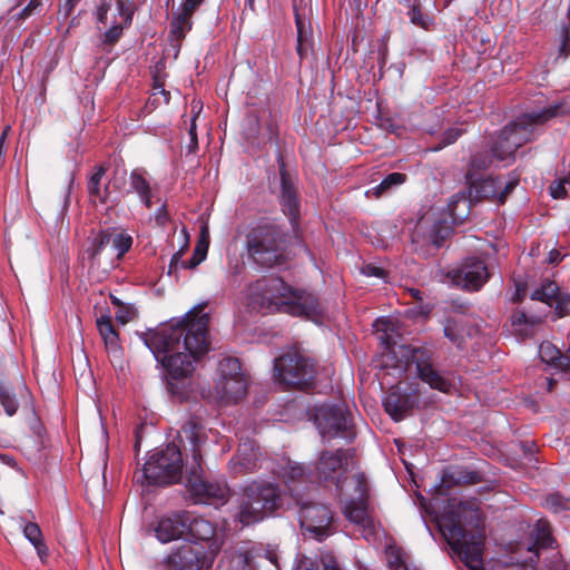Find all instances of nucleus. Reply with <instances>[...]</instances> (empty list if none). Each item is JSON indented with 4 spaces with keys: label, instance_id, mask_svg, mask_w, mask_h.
<instances>
[{
    "label": "nucleus",
    "instance_id": "4be33fe9",
    "mask_svg": "<svg viewBox=\"0 0 570 570\" xmlns=\"http://www.w3.org/2000/svg\"><path fill=\"white\" fill-rule=\"evenodd\" d=\"M262 453L253 440H246L238 446L237 454L229 461V471L234 475H244L261 468Z\"/></svg>",
    "mask_w": 570,
    "mask_h": 570
},
{
    "label": "nucleus",
    "instance_id": "3c124183",
    "mask_svg": "<svg viewBox=\"0 0 570 570\" xmlns=\"http://www.w3.org/2000/svg\"><path fill=\"white\" fill-rule=\"evenodd\" d=\"M566 184L563 178L553 181L549 188L551 197L554 199L564 198L567 195Z\"/></svg>",
    "mask_w": 570,
    "mask_h": 570
},
{
    "label": "nucleus",
    "instance_id": "e433bc0d",
    "mask_svg": "<svg viewBox=\"0 0 570 570\" xmlns=\"http://www.w3.org/2000/svg\"><path fill=\"white\" fill-rule=\"evenodd\" d=\"M533 546L529 547V551H532L533 547L537 548H551L553 538L551 534V528L548 521L538 520L532 533Z\"/></svg>",
    "mask_w": 570,
    "mask_h": 570
},
{
    "label": "nucleus",
    "instance_id": "7c9ffc66",
    "mask_svg": "<svg viewBox=\"0 0 570 570\" xmlns=\"http://www.w3.org/2000/svg\"><path fill=\"white\" fill-rule=\"evenodd\" d=\"M541 361L557 370L566 371L569 367L568 356L550 342H543L539 346Z\"/></svg>",
    "mask_w": 570,
    "mask_h": 570
},
{
    "label": "nucleus",
    "instance_id": "72a5a7b5",
    "mask_svg": "<svg viewBox=\"0 0 570 570\" xmlns=\"http://www.w3.org/2000/svg\"><path fill=\"white\" fill-rule=\"evenodd\" d=\"M97 327L106 347L110 351H117L119 348L118 333L112 325L111 317L109 315L100 316L97 320Z\"/></svg>",
    "mask_w": 570,
    "mask_h": 570
},
{
    "label": "nucleus",
    "instance_id": "864d4df0",
    "mask_svg": "<svg viewBox=\"0 0 570 570\" xmlns=\"http://www.w3.org/2000/svg\"><path fill=\"white\" fill-rule=\"evenodd\" d=\"M444 335L446 338H449L453 344H455L458 347L462 346L463 338L460 334H458L455 326L451 323H448L444 326Z\"/></svg>",
    "mask_w": 570,
    "mask_h": 570
},
{
    "label": "nucleus",
    "instance_id": "58836bf2",
    "mask_svg": "<svg viewBox=\"0 0 570 570\" xmlns=\"http://www.w3.org/2000/svg\"><path fill=\"white\" fill-rule=\"evenodd\" d=\"M448 210L453 222H462L469 213L468 198L460 193L453 195L448 204Z\"/></svg>",
    "mask_w": 570,
    "mask_h": 570
},
{
    "label": "nucleus",
    "instance_id": "8fccbe9b",
    "mask_svg": "<svg viewBox=\"0 0 570 570\" xmlns=\"http://www.w3.org/2000/svg\"><path fill=\"white\" fill-rule=\"evenodd\" d=\"M136 316V308L132 305H120L116 313V320L121 324H127Z\"/></svg>",
    "mask_w": 570,
    "mask_h": 570
},
{
    "label": "nucleus",
    "instance_id": "7ed1b4c3",
    "mask_svg": "<svg viewBox=\"0 0 570 570\" xmlns=\"http://www.w3.org/2000/svg\"><path fill=\"white\" fill-rule=\"evenodd\" d=\"M472 513L475 518V531L472 533H466L462 529L461 519L454 512H446L440 515L438 518V527L452 551L468 569L482 570L485 533L481 525L480 513L478 510H473Z\"/></svg>",
    "mask_w": 570,
    "mask_h": 570
},
{
    "label": "nucleus",
    "instance_id": "a18cd8bd",
    "mask_svg": "<svg viewBox=\"0 0 570 570\" xmlns=\"http://www.w3.org/2000/svg\"><path fill=\"white\" fill-rule=\"evenodd\" d=\"M208 243L204 240H199L196 245L193 256L187 262H183L181 266L184 268L194 269L196 268L207 256Z\"/></svg>",
    "mask_w": 570,
    "mask_h": 570
},
{
    "label": "nucleus",
    "instance_id": "0eeeda50",
    "mask_svg": "<svg viewBox=\"0 0 570 570\" xmlns=\"http://www.w3.org/2000/svg\"><path fill=\"white\" fill-rule=\"evenodd\" d=\"M183 472L181 453L177 445L167 444L156 449L141 470V478L148 484L168 485L180 480Z\"/></svg>",
    "mask_w": 570,
    "mask_h": 570
},
{
    "label": "nucleus",
    "instance_id": "5701e85b",
    "mask_svg": "<svg viewBox=\"0 0 570 570\" xmlns=\"http://www.w3.org/2000/svg\"><path fill=\"white\" fill-rule=\"evenodd\" d=\"M188 512H173L159 518L155 527L156 538L161 543L179 539L187 529Z\"/></svg>",
    "mask_w": 570,
    "mask_h": 570
},
{
    "label": "nucleus",
    "instance_id": "0e129e2a",
    "mask_svg": "<svg viewBox=\"0 0 570 570\" xmlns=\"http://www.w3.org/2000/svg\"><path fill=\"white\" fill-rule=\"evenodd\" d=\"M296 570H318V566L311 559L301 560Z\"/></svg>",
    "mask_w": 570,
    "mask_h": 570
},
{
    "label": "nucleus",
    "instance_id": "f8f14e48",
    "mask_svg": "<svg viewBox=\"0 0 570 570\" xmlns=\"http://www.w3.org/2000/svg\"><path fill=\"white\" fill-rule=\"evenodd\" d=\"M227 570H281L277 549L242 542L229 553Z\"/></svg>",
    "mask_w": 570,
    "mask_h": 570
},
{
    "label": "nucleus",
    "instance_id": "f3484780",
    "mask_svg": "<svg viewBox=\"0 0 570 570\" xmlns=\"http://www.w3.org/2000/svg\"><path fill=\"white\" fill-rule=\"evenodd\" d=\"M213 553L197 542H187L167 557L166 561L171 570H202L213 563Z\"/></svg>",
    "mask_w": 570,
    "mask_h": 570
},
{
    "label": "nucleus",
    "instance_id": "423d86ee",
    "mask_svg": "<svg viewBox=\"0 0 570 570\" xmlns=\"http://www.w3.org/2000/svg\"><path fill=\"white\" fill-rule=\"evenodd\" d=\"M282 505L283 497L276 483L253 481L243 489L236 518L243 527H247L272 515Z\"/></svg>",
    "mask_w": 570,
    "mask_h": 570
},
{
    "label": "nucleus",
    "instance_id": "393cba45",
    "mask_svg": "<svg viewBox=\"0 0 570 570\" xmlns=\"http://www.w3.org/2000/svg\"><path fill=\"white\" fill-rule=\"evenodd\" d=\"M281 175V205L285 215H287L292 223L296 222L298 216V202L294 184L292 183L285 164L282 161L279 166Z\"/></svg>",
    "mask_w": 570,
    "mask_h": 570
},
{
    "label": "nucleus",
    "instance_id": "473e14b6",
    "mask_svg": "<svg viewBox=\"0 0 570 570\" xmlns=\"http://www.w3.org/2000/svg\"><path fill=\"white\" fill-rule=\"evenodd\" d=\"M387 564L392 570H419L410 561L409 554L401 548L389 546L385 550Z\"/></svg>",
    "mask_w": 570,
    "mask_h": 570
},
{
    "label": "nucleus",
    "instance_id": "ddd939ff",
    "mask_svg": "<svg viewBox=\"0 0 570 570\" xmlns=\"http://www.w3.org/2000/svg\"><path fill=\"white\" fill-rule=\"evenodd\" d=\"M355 465L352 450H323L314 462L313 476L325 485H336Z\"/></svg>",
    "mask_w": 570,
    "mask_h": 570
},
{
    "label": "nucleus",
    "instance_id": "79ce46f5",
    "mask_svg": "<svg viewBox=\"0 0 570 570\" xmlns=\"http://www.w3.org/2000/svg\"><path fill=\"white\" fill-rule=\"evenodd\" d=\"M542 505L554 513L569 511L570 510V499L561 495L560 493H551L546 497Z\"/></svg>",
    "mask_w": 570,
    "mask_h": 570
},
{
    "label": "nucleus",
    "instance_id": "9b49d317",
    "mask_svg": "<svg viewBox=\"0 0 570 570\" xmlns=\"http://www.w3.org/2000/svg\"><path fill=\"white\" fill-rule=\"evenodd\" d=\"M283 233L272 223L261 224L247 236V248L254 261L263 266L272 267L279 263Z\"/></svg>",
    "mask_w": 570,
    "mask_h": 570
},
{
    "label": "nucleus",
    "instance_id": "a211bd4d",
    "mask_svg": "<svg viewBox=\"0 0 570 570\" xmlns=\"http://www.w3.org/2000/svg\"><path fill=\"white\" fill-rule=\"evenodd\" d=\"M411 358L416 364L419 377L429 384L431 389L450 393L454 387L451 380L434 368L430 354L425 348H414Z\"/></svg>",
    "mask_w": 570,
    "mask_h": 570
},
{
    "label": "nucleus",
    "instance_id": "6ab92c4d",
    "mask_svg": "<svg viewBox=\"0 0 570 570\" xmlns=\"http://www.w3.org/2000/svg\"><path fill=\"white\" fill-rule=\"evenodd\" d=\"M411 358L416 364L419 377L429 384L431 389L450 393L454 387L451 380L434 368L430 354L425 348H414Z\"/></svg>",
    "mask_w": 570,
    "mask_h": 570
},
{
    "label": "nucleus",
    "instance_id": "2f4dec72",
    "mask_svg": "<svg viewBox=\"0 0 570 570\" xmlns=\"http://www.w3.org/2000/svg\"><path fill=\"white\" fill-rule=\"evenodd\" d=\"M105 171H106V169L102 166H98L95 169L94 174L91 175V177L88 181L89 194L92 197H96L97 199H99V202L102 204H107V203L116 204L119 202V196L118 195L114 196L112 193L109 191V186H106L104 194L100 191V183L105 175Z\"/></svg>",
    "mask_w": 570,
    "mask_h": 570
},
{
    "label": "nucleus",
    "instance_id": "c756f323",
    "mask_svg": "<svg viewBox=\"0 0 570 570\" xmlns=\"http://www.w3.org/2000/svg\"><path fill=\"white\" fill-rule=\"evenodd\" d=\"M542 320L541 315L518 311L512 315V327L515 333L527 337L534 333L535 328L542 323Z\"/></svg>",
    "mask_w": 570,
    "mask_h": 570
},
{
    "label": "nucleus",
    "instance_id": "e2e57ef3",
    "mask_svg": "<svg viewBox=\"0 0 570 570\" xmlns=\"http://www.w3.org/2000/svg\"><path fill=\"white\" fill-rule=\"evenodd\" d=\"M109 6L108 4H101L97 9V21L99 23H107V14H108Z\"/></svg>",
    "mask_w": 570,
    "mask_h": 570
},
{
    "label": "nucleus",
    "instance_id": "39448f33",
    "mask_svg": "<svg viewBox=\"0 0 570 570\" xmlns=\"http://www.w3.org/2000/svg\"><path fill=\"white\" fill-rule=\"evenodd\" d=\"M338 481L335 493L344 502L343 513L346 519L363 529H371L374 521L367 511L370 484L365 474L353 465Z\"/></svg>",
    "mask_w": 570,
    "mask_h": 570
},
{
    "label": "nucleus",
    "instance_id": "9d476101",
    "mask_svg": "<svg viewBox=\"0 0 570 570\" xmlns=\"http://www.w3.org/2000/svg\"><path fill=\"white\" fill-rule=\"evenodd\" d=\"M487 164V156L474 155L471 159L470 169L466 174L470 198L475 200L487 199L503 204L508 195L518 185V179L512 178L510 180L503 181L500 177L491 176L484 179L474 178V170L485 168Z\"/></svg>",
    "mask_w": 570,
    "mask_h": 570
},
{
    "label": "nucleus",
    "instance_id": "b1692460",
    "mask_svg": "<svg viewBox=\"0 0 570 570\" xmlns=\"http://www.w3.org/2000/svg\"><path fill=\"white\" fill-rule=\"evenodd\" d=\"M459 278L464 288L479 291L489 278L488 268L481 259L468 258L459 269Z\"/></svg>",
    "mask_w": 570,
    "mask_h": 570
},
{
    "label": "nucleus",
    "instance_id": "f704fd0d",
    "mask_svg": "<svg viewBox=\"0 0 570 570\" xmlns=\"http://www.w3.org/2000/svg\"><path fill=\"white\" fill-rule=\"evenodd\" d=\"M406 175L403 173L389 174L377 186L366 191L367 196L380 198L391 189L403 185L406 181Z\"/></svg>",
    "mask_w": 570,
    "mask_h": 570
},
{
    "label": "nucleus",
    "instance_id": "aec40b11",
    "mask_svg": "<svg viewBox=\"0 0 570 570\" xmlns=\"http://www.w3.org/2000/svg\"><path fill=\"white\" fill-rule=\"evenodd\" d=\"M275 473L284 481L294 501L304 498L302 490L307 489V484L315 481L313 472H307L305 466L291 460L279 464Z\"/></svg>",
    "mask_w": 570,
    "mask_h": 570
},
{
    "label": "nucleus",
    "instance_id": "680f3d73",
    "mask_svg": "<svg viewBox=\"0 0 570 570\" xmlns=\"http://www.w3.org/2000/svg\"><path fill=\"white\" fill-rule=\"evenodd\" d=\"M155 220L159 226H164L168 220L169 216L165 205H163L155 215Z\"/></svg>",
    "mask_w": 570,
    "mask_h": 570
},
{
    "label": "nucleus",
    "instance_id": "20e7f679",
    "mask_svg": "<svg viewBox=\"0 0 570 570\" xmlns=\"http://www.w3.org/2000/svg\"><path fill=\"white\" fill-rule=\"evenodd\" d=\"M559 108V105H550L518 117L499 135L491 149L492 156L500 161H513L518 148L532 139L533 127L557 116Z\"/></svg>",
    "mask_w": 570,
    "mask_h": 570
},
{
    "label": "nucleus",
    "instance_id": "412c9836",
    "mask_svg": "<svg viewBox=\"0 0 570 570\" xmlns=\"http://www.w3.org/2000/svg\"><path fill=\"white\" fill-rule=\"evenodd\" d=\"M531 299L539 301L554 308L556 318H561L570 312V295L561 293L556 282L544 279L532 291Z\"/></svg>",
    "mask_w": 570,
    "mask_h": 570
},
{
    "label": "nucleus",
    "instance_id": "6e6d98bb",
    "mask_svg": "<svg viewBox=\"0 0 570 570\" xmlns=\"http://www.w3.org/2000/svg\"><path fill=\"white\" fill-rule=\"evenodd\" d=\"M362 273L368 277L373 276V277L383 278L385 276L384 269L381 267L374 266V265L364 266L362 269Z\"/></svg>",
    "mask_w": 570,
    "mask_h": 570
},
{
    "label": "nucleus",
    "instance_id": "49530a36",
    "mask_svg": "<svg viewBox=\"0 0 570 570\" xmlns=\"http://www.w3.org/2000/svg\"><path fill=\"white\" fill-rule=\"evenodd\" d=\"M127 26L128 24H125L122 19L119 17V21L115 20L112 26L102 35V43L107 46L115 45L119 40L124 28Z\"/></svg>",
    "mask_w": 570,
    "mask_h": 570
},
{
    "label": "nucleus",
    "instance_id": "603ef678",
    "mask_svg": "<svg viewBox=\"0 0 570 570\" xmlns=\"http://www.w3.org/2000/svg\"><path fill=\"white\" fill-rule=\"evenodd\" d=\"M202 110V105L200 102H195L193 101L191 104V111H193V117H191V120H190V128H189V136H190V140L191 142H195L197 144V134H196V117L198 116V114Z\"/></svg>",
    "mask_w": 570,
    "mask_h": 570
},
{
    "label": "nucleus",
    "instance_id": "dca6fc26",
    "mask_svg": "<svg viewBox=\"0 0 570 570\" xmlns=\"http://www.w3.org/2000/svg\"><path fill=\"white\" fill-rule=\"evenodd\" d=\"M195 503L223 505L229 499V488L224 481L207 480L193 469L186 484Z\"/></svg>",
    "mask_w": 570,
    "mask_h": 570
},
{
    "label": "nucleus",
    "instance_id": "4c0bfd02",
    "mask_svg": "<svg viewBox=\"0 0 570 570\" xmlns=\"http://www.w3.org/2000/svg\"><path fill=\"white\" fill-rule=\"evenodd\" d=\"M23 535L36 548L38 556L42 559L47 556V547L42 540V532L36 522H24L22 525Z\"/></svg>",
    "mask_w": 570,
    "mask_h": 570
},
{
    "label": "nucleus",
    "instance_id": "c9c22d12",
    "mask_svg": "<svg viewBox=\"0 0 570 570\" xmlns=\"http://www.w3.org/2000/svg\"><path fill=\"white\" fill-rule=\"evenodd\" d=\"M193 14H187L184 8H180V11L176 13L170 23V37L176 41H180L185 38L186 33L191 29Z\"/></svg>",
    "mask_w": 570,
    "mask_h": 570
},
{
    "label": "nucleus",
    "instance_id": "bb28decb",
    "mask_svg": "<svg viewBox=\"0 0 570 570\" xmlns=\"http://www.w3.org/2000/svg\"><path fill=\"white\" fill-rule=\"evenodd\" d=\"M181 440L189 441L191 445V452L195 462L199 466L200 459H202V452L200 446L205 442V431L204 428L196 422V420L190 419L188 420L183 426L180 432Z\"/></svg>",
    "mask_w": 570,
    "mask_h": 570
},
{
    "label": "nucleus",
    "instance_id": "1a4fd4ad",
    "mask_svg": "<svg viewBox=\"0 0 570 570\" xmlns=\"http://www.w3.org/2000/svg\"><path fill=\"white\" fill-rule=\"evenodd\" d=\"M274 372L279 383L304 390L313 385L316 366L313 358L292 348L275 358Z\"/></svg>",
    "mask_w": 570,
    "mask_h": 570
},
{
    "label": "nucleus",
    "instance_id": "774afa93",
    "mask_svg": "<svg viewBox=\"0 0 570 570\" xmlns=\"http://www.w3.org/2000/svg\"><path fill=\"white\" fill-rule=\"evenodd\" d=\"M154 89L156 90V91H154V95H157V91H158L159 94H161L164 96L165 102L169 101L170 94L164 89L163 85L157 83V85H155Z\"/></svg>",
    "mask_w": 570,
    "mask_h": 570
},
{
    "label": "nucleus",
    "instance_id": "bf43d9fd",
    "mask_svg": "<svg viewBox=\"0 0 570 570\" xmlns=\"http://www.w3.org/2000/svg\"><path fill=\"white\" fill-rule=\"evenodd\" d=\"M39 6V0H30L29 3L19 12V17L22 19L28 18Z\"/></svg>",
    "mask_w": 570,
    "mask_h": 570
},
{
    "label": "nucleus",
    "instance_id": "cd10ccee",
    "mask_svg": "<svg viewBox=\"0 0 570 570\" xmlns=\"http://www.w3.org/2000/svg\"><path fill=\"white\" fill-rule=\"evenodd\" d=\"M130 188L128 193H136L140 202L147 207L151 208V187L148 179V174L142 168H135L129 176Z\"/></svg>",
    "mask_w": 570,
    "mask_h": 570
},
{
    "label": "nucleus",
    "instance_id": "4d7b16f0",
    "mask_svg": "<svg viewBox=\"0 0 570 570\" xmlns=\"http://www.w3.org/2000/svg\"><path fill=\"white\" fill-rule=\"evenodd\" d=\"M204 1L205 0H184L180 8H184L187 14H194Z\"/></svg>",
    "mask_w": 570,
    "mask_h": 570
},
{
    "label": "nucleus",
    "instance_id": "5fc2aeb1",
    "mask_svg": "<svg viewBox=\"0 0 570 570\" xmlns=\"http://www.w3.org/2000/svg\"><path fill=\"white\" fill-rule=\"evenodd\" d=\"M463 134V130L456 127L449 128L443 132V146L451 145Z\"/></svg>",
    "mask_w": 570,
    "mask_h": 570
},
{
    "label": "nucleus",
    "instance_id": "6e6552de",
    "mask_svg": "<svg viewBox=\"0 0 570 570\" xmlns=\"http://www.w3.org/2000/svg\"><path fill=\"white\" fill-rule=\"evenodd\" d=\"M247 387L248 376L242 370L238 358H222L215 377L214 399L224 405L235 404L246 395Z\"/></svg>",
    "mask_w": 570,
    "mask_h": 570
},
{
    "label": "nucleus",
    "instance_id": "4468645a",
    "mask_svg": "<svg viewBox=\"0 0 570 570\" xmlns=\"http://www.w3.org/2000/svg\"><path fill=\"white\" fill-rule=\"evenodd\" d=\"M295 503L299 507L298 519L304 535L323 541L332 534L333 513L327 505L304 498Z\"/></svg>",
    "mask_w": 570,
    "mask_h": 570
},
{
    "label": "nucleus",
    "instance_id": "a878e982",
    "mask_svg": "<svg viewBox=\"0 0 570 570\" xmlns=\"http://www.w3.org/2000/svg\"><path fill=\"white\" fill-rule=\"evenodd\" d=\"M385 411L394 421L403 420L412 410V402L409 396L402 394L399 387L390 389L383 400Z\"/></svg>",
    "mask_w": 570,
    "mask_h": 570
},
{
    "label": "nucleus",
    "instance_id": "ea45409f",
    "mask_svg": "<svg viewBox=\"0 0 570 570\" xmlns=\"http://www.w3.org/2000/svg\"><path fill=\"white\" fill-rule=\"evenodd\" d=\"M111 242V233L109 230H99L92 234L88 253L92 259H96L104 248Z\"/></svg>",
    "mask_w": 570,
    "mask_h": 570
},
{
    "label": "nucleus",
    "instance_id": "37998d69",
    "mask_svg": "<svg viewBox=\"0 0 570 570\" xmlns=\"http://www.w3.org/2000/svg\"><path fill=\"white\" fill-rule=\"evenodd\" d=\"M132 242V237L125 232L111 235L110 243L116 250L117 258H121L131 248Z\"/></svg>",
    "mask_w": 570,
    "mask_h": 570
},
{
    "label": "nucleus",
    "instance_id": "052dcab7",
    "mask_svg": "<svg viewBox=\"0 0 570 570\" xmlns=\"http://www.w3.org/2000/svg\"><path fill=\"white\" fill-rule=\"evenodd\" d=\"M324 570H341L338 563L332 554H326L322 558Z\"/></svg>",
    "mask_w": 570,
    "mask_h": 570
},
{
    "label": "nucleus",
    "instance_id": "c03bdc74",
    "mask_svg": "<svg viewBox=\"0 0 570 570\" xmlns=\"http://www.w3.org/2000/svg\"><path fill=\"white\" fill-rule=\"evenodd\" d=\"M0 403L9 416L17 413L19 407L18 401L10 389L4 385H0Z\"/></svg>",
    "mask_w": 570,
    "mask_h": 570
},
{
    "label": "nucleus",
    "instance_id": "f257e3e1",
    "mask_svg": "<svg viewBox=\"0 0 570 570\" xmlns=\"http://www.w3.org/2000/svg\"><path fill=\"white\" fill-rule=\"evenodd\" d=\"M203 306L181 318H173L148 333L145 344L167 373V391L179 401L189 397L190 386L185 383L198 362L209 352V316Z\"/></svg>",
    "mask_w": 570,
    "mask_h": 570
},
{
    "label": "nucleus",
    "instance_id": "338daca9",
    "mask_svg": "<svg viewBox=\"0 0 570 570\" xmlns=\"http://www.w3.org/2000/svg\"><path fill=\"white\" fill-rule=\"evenodd\" d=\"M154 89L156 90V91H154V95H157V91H158L159 94H161L164 96L165 102L169 101L170 94L164 89L163 85L157 83V85H155Z\"/></svg>",
    "mask_w": 570,
    "mask_h": 570
},
{
    "label": "nucleus",
    "instance_id": "13d9d810",
    "mask_svg": "<svg viewBox=\"0 0 570 570\" xmlns=\"http://www.w3.org/2000/svg\"><path fill=\"white\" fill-rule=\"evenodd\" d=\"M560 55L564 58L570 55V28L564 30L560 46Z\"/></svg>",
    "mask_w": 570,
    "mask_h": 570
},
{
    "label": "nucleus",
    "instance_id": "de8ad7c7",
    "mask_svg": "<svg viewBox=\"0 0 570 570\" xmlns=\"http://www.w3.org/2000/svg\"><path fill=\"white\" fill-rule=\"evenodd\" d=\"M410 20L413 24L421 27L425 30L430 28V26L433 23V20L430 16L424 14L419 7H413L409 11Z\"/></svg>",
    "mask_w": 570,
    "mask_h": 570
},
{
    "label": "nucleus",
    "instance_id": "f03ea898",
    "mask_svg": "<svg viewBox=\"0 0 570 570\" xmlns=\"http://www.w3.org/2000/svg\"><path fill=\"white\" fill-rule=\"evenodd\" d=\"M247 305L258 312H278L312 321L323 314L316 296L304 289H294L278 277L262 278L253 283L248 287Z\"/></svg>",
    "mask_w": 570,
    "mask_h": 570
},
{
    "label": "nucleus",
    "instance_id": "a19ab883",
    "mask_svg": "<svg viewBox=\"0 0 570 570\" xmlns=\"http://www.w3.org/2000/svg\"><path fill=\"white\" fill-rule=\"evenodd\" d=\"M146 0H117L118 14L125 24H130L135 11L141 7Z\"/></svg>",
    "mask_w": 570,
    "mask_h": 570
},
{
    "label": "nucleus",
    "instance_id": "09e8293b",
    "mask_svg": "<svg viewBox=\"0 0 570 570\" xmlns=\"http://www.w3.org/2000/svg\"><path fill=\"white\" fill-rule=\"evenodd\" d=\"M296 28H297V53L301 58H303L305 52V43L307 42L306 32H305V22L299 18L296 17Z\"/></svg>",
    "mask_w": 570,
    "mask_h": 570
},
{
    "label": "nucleus",
    "instance_id": "2eb2a0df",
    "mask_svg": "<svg viewBox=\"0 0 570 570\" xmlns=\"http://www.w3.org/2000/svg\"><path fill=\"white\" fill-rule=\"evenodd\" d=\"M314 421L324 440L350 438V419L342 404H322L315 409Z\"/></svg>",
    "mask_w": 570,
    "mask_h": 570
},
{
    "label": "nucleus",
    "instance_id": "c85d7f7f",
    "mask_svg": "<svg viewBox=\"0 0 570 570\" xmlns=\"http://www.w3.org/2000/svg\"><path fill=\"white\" fill-rule=\"evenodd\" d=\"M185 533H187L189 539L207 542L214 537L215 528L208 520L191 517L188 512V523Z\"/></svg>",
    "mask_w": 570,
    "mask_h": 570
},
{
    "label": "nucleus",
    "instance_id": "69168bd1",
    "mask_svg": "<svg viewBox=\"0 0 570 570\" xmlns=\"http://www.w3.org/2000/svg\"><path fill=\"white\" fill-rule=\"evenodd\" d=\"M390 320L379 318L375 321V327L377 331H384L387 332L390 330Z\"/></svg>",
    "mask_w": 570,
    "mask_h": 570
}]
</instances>
